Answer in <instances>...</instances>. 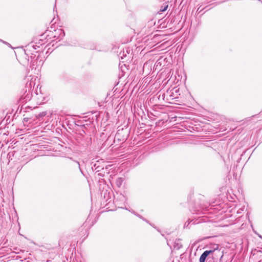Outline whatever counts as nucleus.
Returning <instances> with one entry per match:
<instances>
[{
    "label": "nucleus",
    "mask_w": 262,
    "mask_h": 262,
    "mask_svg": "<svg viewBox=\"0 0 262 262\" xmlns=\"http://www.w3.org/2000/svg\"><path fill=\"white\" fill-rule=\"evenodd\" d=\"M211 216L207 217L204 218V217H199L198 218H194L192 219H189L187 222H185L184 225V228H189L190 224H198L203 222H212L214 223L219 224L218 226H225L224 224H220L221 221L224 220V214H211Z\"/></svg>",
    "instance_id": "1"
},
{
    "label": "nucleus",
    "mask_w": 262,
    "mask_h": 262,
    "mask_svg": "<svg viewBox=\"0 0 262 262\" xmlns=\"http://www.w3.org/2000/svg\"><path fill=\"white\" fill-rule=\"evenodd\" d=\"M173 247L176 249H180L182 247L181 240L180 239H176L173 243Z\"/></svg>",
    "instance_id": "4"
},
{
    "label": "nucleus",
    "mask_w": 262,
    "mask_h": 262,
    "mask_svg": "<svg viewBox=\"0 0 262 262\" xmlns=\"http://www.w3.org/2000/svg\"><path fill=\"white\" fill-rule=\"evenodd\" d=\"M167 8H168V5H167V4L165 5L164 6H162L161 7V9H160V11L159 12L162 13L163 12L167 10Z\"/></svg>",
    "instance_id": "5"
},
{
    "label": "nucleus",
    "mask_w": 262,
    "mask_h": 262,
    "mask_svg": "<svg viewBox=\"0 0 262 262\" xmlns=\"http://www.w3.org/2000/svg\"><path fill=\"white\" fill-rule=\"evenodd\" d=\"M214 250H206L201 255L199 261L205 262L207 257L211 253H212Z\"/></svg>",
    "instance_id": "3"
},
{
    "label": "nucleus",
    "mask_w": 262,
    "mask_h": 262,
    "mask_svg": "<svg viewBox=\"0 0 262 262\" xmlns=\"http://www.w3.org/2000/svg\"><path fill=\"white\" fill-rule=\"evenodd\" d=\"M240 213V212H239V211H238L237 212V213Z\"/></svg>",
    "instance_id": "9"
},
{
    "label": "nucleus",
    "mask_w": 262,
    "mask_h": 262,
    "mask_svg": "<svg viewBox=\"0 0 262 262\" xmlns=\"http://www.w3.org/2000/svg\"><path fill=\"white\" fill-rule=\"evenodd\" d=\"M258 236H259L260 238H262V236H261L260 235H258Z\"/></svg>",
    "instance_id": "8"
},
{
    "label": "nucleus",
    "mask_w": 262,
    "mask_h": 262,
    "mask_svg": "<svg viewBox=\"0 0 262 262\" xmlns=\"http://www.w3.org/2000/svg\"><path fill=\"white\" fill-rule=\"evenodd\" d=\"M209 262H210V261H209ZM211 262H214V261H211Z\"/></svg>",
    "instance_id": "10"
},
{
    "label": "nucleus",
    "mask_w": 262,
    "mask_h": 262,
    "mask_svg": "<svg viewBox=\"0 0 262 262\" xmlns=\"http://www.w3.org/2000/svg\"><path fill=\"white\" fill-rule=\"evenodd\" d=\"M98 218V214H89L84 224V226L88 228L91 227L96 222Z\"/></svg>",
    "instance_id": "2"
},
{
    "label": "nucleus",
    "mask_w": 262,
    "mask_h": 262,
    "mask_svg": "<svg viewBox=\"0 0 262 262\" xmlns=\"http://www.w3.org/2000/svg\"><path fill=\"white\" fill-rule=\"evenodd\" d=\"M138 216L141 219H142L141 215L140 214H138Z\"/></svg>",
    "instance_id": "6"
},
{
    "label": "nucleus",
    "mask_w": 262,
    "mask_h": 262,
    "mask_svg": "<svg viewBox=\"0 0 262 262\" xmlns=\"http://www.w3.org/2000/svg\"><path fill=\"white\" fill-rule=\"evenodd\" d=\"M244 208L245 207H244V208H241L240 209L242 211H244Z\"/></svg>",
    "instance_id": "7"
}]
</instances>
